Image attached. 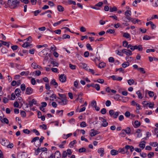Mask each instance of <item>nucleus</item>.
I'll use <instances>...</instances> for the list:
<instances>
[{"label":"nucleus","instance_id":"f257e3e1","mask_svg":"<svg viewBox=\"0 0 158 158\" xmlns=\"http://www.w3.org/2000/svg\"><path fill=\"white\" fill-rule=\"evenodd\" d=\"M19 1L17 0H8L5 7L6 8L9 7L10 9H15L19 7Z\"/></svg>","mask_w":158,"mask_h":158},{"label":"nucleus","instance_id":"f03ea898","mask_svg":"<svg viewBox=\"0 0 158 158\" xmlns=\"http://www.w3.org/2000/svg\"><path fill=\"white\" fill-rule=\"evenodd\" d=\"M57 98L59 99L58 100L57 99L56 100V101L58 103L60 104L61 105H64L67 104V100L66 98H60L58 97Z\"/></svg>","mask_w":158,"mask_h":158},{"label":"nucleus","instance_id":"7ed1b4c3","mask_svg":"<svg viewBox=\"0 0 158 158\" xmlns=\"http://www.w3.org/2000/svg\"><path fill=\"white\" fill-rule=\"evenodd\" d=\"M123 53L126 54L127 56H131L132 54L131 51L130 50H127L126 49H123L122 50Z\"/></svg>","mask_w":158,"mask_h":158},{"label":"nucleus","instance_id":"20e7f679","mask_svg":"<svg viewBox=\"0 0 158 158\" xmlns=\"http://www.w3.org/2000/svg\"><path fill=\"white\" fill-rule=\"evenodd\" d=\"M59 80L62 82H64L66 81V77L64 74L60 75L59 77Z\"/></svg>","mask_w":158,"mask_h":158},{"label":"nucleus","instance_id":"39448f33","mask_svg":"<svg viewBox=\"0 0 158 158\" xmlns=\"http://www.w3.org/2000/svg\"><path fill=\"white\" fill-rule=\"evenodd\" d=\"M31 41L30 40V41H27L26 42L24 43L22 45V47L24 48H27L28 47L30 48L32 47V44H30V43L31 42Z\"/></svg>","mask_w":158,"mask_h":158},{"label":"nucleus","instance_id":"423d86ee","mask_svg":"<svg viewBox=\"0 0 158 158\" xmlns=\"http://www.w3.org/2000/svg\"><path fill=\"white\" fill-rule=\"evenodd\" d=\"M33 91V89L31 87H28L27 88L26 90V94L28 95L31 94Z\"/></svg>","mask_w":158,"mask_h":158},{"label":"nucleus","instance_id":"0eeeda50","mask_svg":"<svg viewBox=\"0 0 158 158\" xmlns=\"http://www.w3.org/2000/svg\"><path fill=\"white\" fill-rule=\"evenodd\" d=\"M91 131H92V132H90V135L91 137L94 136L100 133V132L99 131L95 130L94 129L91 130Z\"/></svg>","mask_w":158,"mask_h":158},{"label":"nucleus","instance_id":"6e6552de","mask_svg":"<svg viewBox=\"0 0 158 158\" xmlns=\"http://www.w3.org/2000/svg\"><path fill=\"white\" fill-rule=\"evenodd\" d=\"M125 15L126 17V18L128 19H131V17H130L131 15V11L130 10H127L125 12Z\"/></svg>","mask_w":158,"mask_h":158},{"label":"nucleus","instance_id":"1a4fd4ad","mask_svg":"<svg viewBox=\"0 0 158 158\" xmlns=\"http://www.w3.org/2000/svg\"><path fill=\"white\" fill-rule=\"evenodd\" d=\"M104 149L103 148H101L98 149V152L99 153H100V156L102 157L104 155Z\"/></svg>","mask_w":158,"mask_h":158},{"label":"nucleus","instance_id":"9d476101","mask_svg":"<svg viewBox=\"0 0 158 158\" xmlns=\"http://www.w3.org/2000/svg\"><path fill=\"white\" fill-rule=\"evenodd\" d=\"M119 153L118 151L114 149H112L110 151V154L112 156H115L118 155Z\"/></svg>","mask_w":158,"mask_h":158},{"label":"nucleus","instance_id":"9b49d317","mask_svg":"<svg viewBox=\"0 0 158 158\" xmlns=\"http://www.w3.org/2000/svg\"><path fill=\"white\" fill-rule=\"evenodd\" d=\"M118 151L119 152H121L123 154H124L127 152V150H126L124 148H120L118 149Z\"/></svg>","mask_w":158,"mask_h":158},{"label":"nucleus","instance_id":"f8f14e48","mask_svg":"<svg viewBox=\"0 0 158 158\" xmlns=\"http://www.w3.org/2000/svg\"><path fill=\"white\" fill-rule=\"evenodd\" d=\"M54 156L55 158H60V153L58 151H56L55 152Z\"/></svg>","mask_w":158,"mask_h":158},{"label":"nucleus","instance_id":"ddd939ff","mask_svg":"<svg viewBox=\"0 0 158 158\" xmlns=\"http://www.w3.org/2000/svg\"><path fill=\"white\" fill-rule=\"evenodd\" d=\"M50 84L54 86H56L55 88H56V86H58V84L56 82V80L54 79H52L50 82Z\"/></svg>","mask_w":158,"mask_h":158},{"label":"nucleus","instance_id":"4468645a","mask_svg":"<svg viewBox=\"0 0 158 158\" xmlns=\"http://www.w3.org/2000/svg\"><path fill=\"white\" fill-rule=\"evenodd\" d=\"M0 42H2V45H5V46H6L8 48L9 47V46H10L9 43H10V42H7L4 41L2 40H0Z\"/></svg>","mask_w":158,"mask_h":158},{"label":"nucleus","instance_id":"2eb2a0df","mask_svg":"<svg viewBox=\"0 0 158 158\" xmlns=\"http://www.w3.org/2000/svg\"><path fill=\"white\" fill-rule=\"evenodd\" d=\"M21 92L20 89L19 88L16 89L15 90V93L17 96H19L20 93Z\"/></svg>","mask_w":158,"mask_h":158},{"label":"nucleus","instance_id":"dca6fc26","mask_svg":"<svg viewBox=\"0 0 158 158\" xmlns=\"http://www.w3.org/2000/svg\"><path fill=\"white\" fill-rule=\"evenodd\" d=\"M68 20L67 19H62V20H61L60 21H58L57 22H56V23H54V24H53V26H54V27H56V26L57 25L60 24L62 22H63L64 21H67Z\"/></svg>","mask_w":158,"mask_h":158},{"label":"nucleus","instance_id":"f3484780","mask_svg":"<svg viewBox=\"0 0 158 158\" xmlns=\"http://www.w3.org/2000/svg\"><path fill=\"white\" fill-rule=\"evenodd\" d=\"M141 130L140 129H138L136 131V133H138L137 136L138 137L140 138L142 136V134L140 133Z\"/></svg>","mask_w":158,"mask_h":158},{"label":"nucleus","instance_id":"a211bd4d","mask_svg":"<svg viewBox=\"0 0 158 158\" xmlns=\"http://www.w3.org/2000/svg\"><path fill=\"white\" fill-rule=\"evenodd\" d=\"M31 67L34 69H36L37 68L40 69L39 67V65H37V64L35 63H32L31 64Z\"/></svg>","mask_w":158,"mask_h":158},{"label":"nucleus","instance_id":"6ab92c4d","mask_svg":"<svg viewBox=\"0 0 158 158\" xmlns=\"http://www.w3.org/2000/svg\"><path fill=\"white\" fill-rule=\"evenodd\" d=\"M57 9L60 12H62L64 10V8L61 5H58L57 6Z\"/></svg>","mask_w":158,"mask_h":158},{"label":"nucleus","instance_id":"aec40b11","mask_svg":"<svg viewBox=\"0 0 158 158\" xmlns=\"http://www.w3.org/2000/svg\"><path fill=\"white\" fill-rule=\"evenodd\" d=\"M123 36L126 38H131V35L129 34L127 32H125L123 33Z\"/></svg>","mask_w":158,"mask_h":158},{"label":"nucleus","instance_id":"412c9836","mask_svg":"<svg viewBox=\"0 0 158 158\" xmlns=\"http://www.w3.org/2000/svg\"><path fill=\"white\" fill-rule=\"evenodd\" d=\"M129 63L128 62H125L123 63L122 65L124 68H125L129 65Z\"/></svg>","mask_w":158,"mask_h":158},{"label":"nucleus","instance_id":"4be33fe9","mask_svg":"<svg viewBox=\"0 0 158 158\" xmlns=\"http://www.w3.org/2000/svg\"><path fill=\"white\" fill-rule=\"evenodd\" d=\"M152 6L154 7L158 6V0H154L152 3Z\"/></svg>","mask_w":158,"mask_h":158},{"label":"nucleus","instance_id":"5701e85b","mask_svg":"<svg viewBox=\"0 0 158 158\" xmlns=\"http://www.w3.org/2000/svg\"><path fill=\"white\" fill-rule=\"evenodd\" d=\"M106 64L105 63L103 62H102L99 64L98 65V67L100 68L101 69L104 68L106 66Z\"/></svg>","mask_w":158,"mask_h":158},{"label":"nucleus","instance_id":"b1692460","mask_svg":"<svg viewBox=\"0 0 158 158\" xmlns=\"http://www.w3.org/2000/svg\"><path fill=\"white\" fill-rule=\"evenodd\" d=\"M125 129L122 130L121 132L119 134V135L122 137H125L126 135V132H125Z\"/></svg>","mask_w":158,"mask_h":158},{"label":"nucleus","instance_id":"393cba45","mask_svg":"<svg viewBox=\"0 0 158 158\" xmlns=\"http://www.w3.org/2000/svg\"><path fill=\"white\" fill-rule=\"evenodd\" d=\"M76 143L77 141L76 140H74L73 141H71L69 144V145H71L70 146V148H73V147L74 144Z\"/></svg>","mask_w":158,"mask_h":158},{"label":"nucleus","instance_id":"a878e982","mask_svg":"<svg viewBox=\"0 0 158 158\" xmlns=\"http://www.w3.org/2000/svg\"><path fill=\"white\" fill-rule=\"evenodd\" d=\"M79 152L80 153L83 152H86V149L85 148L82 147L81 148H80L78 150Z\"/></svg>","mask_w":158,"mask_h":158},{"label":"nucleus","instance_id":"bb28decb","mask_svg":"<svg viewBox=\"0 0 158 158\" xmlns=\"http://www.w3.org/2000/svg\"><path fill=\"white\" fill-rule=\"evenodd\" d=\"M136 93L137 94L138 98L139 99H141L143 98L142 95L139 90L137 91L136 92Z\"/></svg>","mask_w":158,"mask_h":158},{"label":"nucleus","instance_id":"cd10ccee","mask_svg":"<svg viewBox=\"0 0 158 158\" xmlns=\"http://www.w3.org/2000/svg\"><path fill=\"white\" fill-rule=\"evenodd\" d=\"M151 38H154V36L151 37L147 35H145L143 38V39L145 40H150Z\"/></svg>","mask_w":158,"mask_h":158},{"label":"nucleus","instance_id":"c85d7f7f","mask_svg":"<svg viewBox=\"0 0 158 158\" xmlns=\"http://www.w3.org/2000/svg\"><path fill=\"white\" fill-rule=\"evenodd\" d=\"M125 132L126 134L128 135L130 134L131 133V129L129 127H127L126 129L125 130Z\"/></svg>","mask_w":158,"mask_h":158},{"label":"nucleus","instance_id":"c756f323","mask_svg":"<svg viewBox=\"0 0 158 158\" xmlns=\"http://www.w3.org/2000/svg\"><path fill=\"white\" fill-rule=\"evenodd\" d=\"M29 73V72L28 71H26V72L23 71V72H21L20 73V74L21 76H23L24 75H25L26 76H27L28 75Z\"/></svg>","mask_w":158,"mask_h":158},{"label":"nucleus","instance_id":"7c9ffc66","mask_svg":"<svg viewBox=\"0 0 158 158\" xmlns=\"http://www.w3.org/2000/svg\"><path fill=\"white\" fill-rule=\"evenodd\" d=\"M41 11V10H35V11H33L32 13H33L35 16H36L38 15L40 13Z\"/></svg>","mask_w":158,"mask_h":158},{"label":"nucleus","instance_id":"2f4dec72","mask_svg":"<svg viewBox=\"0 0 158 158\" xmlns=\"http://www.w3.org/2000/svg\"><path fill=\"white\" fill-rule=\"evenodd\" d=\"M51 64H52L53 65V66H57L58 67L59 65V64L56 61H50Z\"/></svg>","mask_w":158,"mask_h":158},{"label":"nucleus","instance_id":"473e14b6","mask_svg":"<svg viewBox=\"0 0 158 158\" xmlns=\"http://www.w3.org/2000/svg\"><path fill=\"white\" fill-rule=\"evenodd\" d=\"M1 51L2 53H6L8 50L5 48L3 47L1 49Z\"/></svg>","mask_w":158,"mask_h":158},{"label":"nucleus","instance_id":"72a5a7b5","mask_svg":"<svg viewBox=\"0 0 158 158\" xmlns=\"http://www.w3.org/2000/svg\"><path fill=\"white\" fill-rule=\"evenodd\" d=\"M117 10V8L115 6H114L112 8H110V11L111 12H112L114 11H116Z\"/></svg>","mask_w":158,"mask_h":158},{"label":"nucleus","instance_id":"f704fd0d","mask_svg":"<svg viewBox=\"0 0 158 158\" xmlns=\"http://www.w3.org/2000/svg\"><path fill=\"white\" fill-rule=\"evenodd\" d=\"M141 2L140 0H135L133 3V6H134L136 7L137 6V3L138 2Z\"/></svg>","mask_w":158,"mask_h":158},{"label":"nucleus","instance_id":"c9c22d12","mask_svg":"<svg viewBox=\"0 0 158 158\" xmlns=\"http://www.w3.org/2000/svg\"><path fill=\"white\" fill-rule=\"evenodd\" d=\"M86 47L89 50L92 51L93 50V48L91 46V45L89 44H87L86 45Z\"/></svg>","mask_w":158,"mask_h":158},{"label":"nucleus","instance_id":"e433bc0d","mask_svg":"<svg viewBox=\"0 0 158 158\" xmlns=\"http://www.w3.org/2000/svg\"><path fill=\"white\" fill-rule=\"evenodd\" d=\"M70 36L69 35L66 34H64L62 36V39H69Z\"/></svg>","mask_w":158,"mask_h":158},{"label":"nucleus","instance_id":"4c0bfd02","mask_svg":"<svg viewBox=\"0 0 158 158\" xmlns=\"http://www.w3.org/2000/svg\"><path fill=\"white\" fill-rule=\"evenodd\" d=\"M134 124L136 127H138L140 125V123L138 120H136Z\"/></svg>","mask_w":158,"mask_h":158},{"label":"nucleus","instance_id":"58836bf2","mask_svg":"<svg viewBox=\"0 0 158 158\" xmlns=\"http://www.w3.org/2000/svg\"><path fill=\"white\" fill-rule=\"evenodd\" d=\"M35 150V154L36 155H38L39 153L40 152V149L39 147L37 149H36L35 148L34 149Z\"/></svg>","mask_w":158,"mask_h":158},{"label":"nucleus","instance_id":"ea45409f","mask_svg":"<svg viewBox=\"0 0 158 158\" xmlns=\"http://www.w3.org/2000/svg\"><path fill=\"white\" fill-rule=\"evenodd\" d=\"M128 83L130 85H131L134 83V81L132 79H130L128 81Z\"/></svg>","mask_w":158,"mask_h":158},{"label":"nucleus","instance_id":"a19ab883","mask_svg":"<svg viewBox=\"0 0 158 158\" xmlns=\"http://www.w3.org/2000/svg\"><path fill=\"white\" fill-rule=\"evenodd\" d=\"M154 156V153L153 152H150L148 155V156L149 158H151Z\"/></svg>","mask_w":158,"mask_h":158},{"label":"nucleus","instance_id":"79ce46f5","mask_svg":"<svg viewBox=\"0 0 158 158\" xmlns=\"http://www.w3.org/2000/svg\"><path fill=\"white\" fill-rule=\"evenodd\" d=\"M20 88L22 91H24L26 89L25 85L24 84H23L21 85Z\"/></svg>","mask_w":158,"mask_h":158},{"label":"nucleus","instance_id":"37998d69","mask_svg":"<svg viewBox=\"0 0 158 158\" xmlns=\"http://www.w3.org/2000/svg\"><path fill=\"white\" fill-rule=\"evenodd\" d=\"M95 82H97L101 84H103L104 83V81L103 79H98L96 81H95Z\"/></svg>","mask_w":158,"mask_h":158},{"label":"nucleus","instance_id":"c03bdc74","mask_svg":"<svg viewBox=\"0 0 158 158\" xmlns=\"http://www.w3.org/2000/svg\"><path fill=\"white\" fill-rule=\"evenodd\" d=\"M68 2L69 4H73L74 5H76V3L74 1L72 0H68Z\"/></svg>","mask_w":158,"mask_h":158},{"label":"nucleus","instance_id":"a18cd8bd","mask_svg":"<svg viewBox=\"0 0 158 158\" xmlns=\"http://www.w3.org/2000/svg\"><path fill=\"white\" fill-rule=\"evenodd\" d=\"M80 126L81 127H86L87 125L86 124L85 122L83 121L80 124Z\"/></svg>","mask_w":158,"mask_h":158},{"label":"nucleus","instance_id":"49530a36","mask_svg":"<svg viewBox=\"0 0 158 158\" xmlns=\"http://www.w3.org/2000/svg\"><path fill=\"white\" fill-rule=\"evenodd\" d=\"M115 32V31L114 30H113L112 29H109L108 30L106 31V33H109L110 34H113Z\"/></svg>","mask_w":158,"mask_h":158},{"label":"nucleus","instance_id":"de8ad7c7","mask_svg":"<svg viewBox=\"0 0 158 158\" xmlns=\"http://www.w3.org/2000/svg\"><path fill=\"white\" fill-rule=\"evenodd\" d=\"M138 70H140V72L142 73L143 74L145 73V71L144 69L143 68H140L138 69Z\"/></svg>","mask_w":158,"mask_h":158},{"label":"nucleus","instance_id":"09e8293b","mask_svg":"<svg viewBox=\"0 0 158 158\" xmlns=\"http://www.w3.org/2000/svg\"><path fill=\"white\" fill-rule=\"evenodd\" d=\"M44 139V138L43 136H41L40 139V143L38 145V146L39 147H40L41 146V143H42L43 142V140Z\"/></svg>","mask_w":158,"mask_h":158},{"label":"nucleus","instance_id":"8fccbe9b","mask_svg":"<svg viewBox=\"0 0 158 158\" xmlns=\"http://www.w3.org/2000/svg\"><path fill=\"white\" fill-rule=\"evenodd\" d=\"M101 113L103 114H105L106 112V109L105 108H102L101 110Z\"/></svg>","mask_w":158,"mask_h":158},{"label":"nucleus","instance_id":"3c124183","mask_svg":"<svg viewBox=\"0 0 158 158\" xmlns=\"http://www.w3.org/2000/svg\"><path fill=\"white\" fill-rule=\"evenodd\" d=\"M97 91H99L100 89V85L98 84H95L94 87Z\"/></svg>","mask_w":158,"mask_h":158},{"label":"nucleus","instance_id":"603ef678","mask_svg":"<svg viewBox=\"0 0 158 158\" xmlns=\"http://www.w3.org/2000/svg\"><path fill=\"white\" fill-rule=\"evenodd\" d=\"M32 131L35 133L37 135H40L39 132L35 129H33L32 130Z\"/></svg>","mask_w":158,"mask_h":158},{"label":"nucleus","instance_id":"864d4df0","mask_svg":"<svg viewBox=\"0 0 158 158\" xmlns=\"http://www.w3.org/2000/svg\"><path fill=\"white\" fill-rule=\"evenodd\" d=\"M148 94L149 96L151 97H153L154 95V92L151 91H149L148 92Z\"/></svg>","mask_w":158,"mask_h":158},{"label":"nucleus","instance_id":"5fc2aeb1","mask_svg":"<svg viewBox=\"0 0 158 158\" xmlns=\"http://www.w3.org/2000/svg\"><path fill=\"white\" fill-rule=\"evenodd\" d=\"M123 45L125 47H127L128 45V42L126 40L123 41Z\"/></svg>","mask_w":158,"mask_h":158},{"label":"nucleus","instance_id":"6e6d98bb","mask_svg":"<svg viewBox=\"0 0 158 158\" xmlns=\"http://www.w3.org/2000/svg\"><path fill=\"white\" fill-rule=\"evenodd\" d=\"M83 67L86 70H88V67H87V64L85 63H82Z\"/></svg>","mask_w":158,"mask_h":158},{"label":"nucleus","instance_id":"4d7b16f0","mask_svg":"<svg viewBox=\"0 0 158 158\" xmlns=\"http://www.w3.org/2000/svg\"><path fill=\"white\" fill-rule=\"evenodd\" d=\"M20 114L22 116L25 117L26 116V113L24 111H20Z\"/></svg>","mask_w":158,"mask_h":158},{"label":"nucleus","instance_id":"13d9d810","mask_svg":"<svg viewBox=\"0 0 158 158\" xmlns=\"http://www.w3.org/2000/svg\"><path fill=\"white\" fill-rule=\"evenodd\" d=\"M105 104L107 106H110L111 104L110 101L109 100H107Z\"/></svg>","mask_w":158,"mask_h":158},{"label":"nucleus","instance_id":"bf43d9fd","mask_svg":"<svg viewBox=\"0 0 158 158\" xmlns=\"http://www.w3.org/2000/svg\"><path fill=\"white\" fill-rule=\"evenodd\" d=\"M84 55L85 57H88L89 56V52L88 51H86L84 52Z\"/></svg>","mask_w":158,"mask_h":158},{"label":"nucleus","instance_id":"052dcab7","mask_svg":"<svg viewBox=\"0 0 158 158\" xmlns=\"http://www.w3.org/2000/svg\"><path fill=\"white\" fill-rule=\"evenodd\" d=\"M23 133L27 134H29L30 133V131L28 130L27 129H25L23 130Z\"/></svg>","mask_w":158,"mask_h":158},{"label":"nucleus","instance_id":"680f3d73","mask_svg":"<svg viewBox=\"0 0 158 158\" xmlns=\"http://www.w3.org/2000/svg\"><path fill=\"white\" fill-rule=\"evenodd\" d=\"M53 31L55 33L60 35L61 34V30L60 29H58V30L54 31Z\"/></svg>","mask_w":158,"mask_h":158},{"label":"nucleus","instance_id":"e2e57ef3","mask_svg":"<svg viewBox=\"0 0 158 158\" xmlns=\"http://www.w3.org/2000/svg\"><path fill=\"white\" fill-rule=\"evenodd\" d=\"M69 67L70 68L72 69H76V66L75 65H73L71 64H69Z\"/></svg>","mask_w":158,"mask_h":158},{"label":"nucleus","instance_id":"0e129e2a","mask_svg":"<svg viewBox=\"0 0 158 158\" xmlns=\"http://www.w3.org/2000/svg\"><path fill=\"white\" fill-rule=\"evenodd\" d=\"M67 156V153L66 151H64L63 152L62 156L61 158H65Z\"/></svg>","mask_w":158,"mask_h":158},{"label":"nucleus","instance_id":"69168bd1","mask_svg":"<svg viewBox=\"0 0 158 158\" xmlns=\"http://www.w3.org/2000/svg\"><path fill=\"white\" fill-rule=\"evenodd\" d=\"M18 46L16 45H13L11 47V49L13 50H17L18 48Z\"/></svg>","mask_w":158,"mask_h":158},{"label":"nucleus","instance_id":"338daca9","mask_svg":"<svg viewBox=\"0 0 158 158\" xmlns=\"http://www.w3.org/2000/svg\"><path fill=\"white\" fill-rule=\"evenodd\" d=\"M119 115V112H116L115 113H114L113 116V118H117V117Z\"/></svg>","mask_w":158,"mask_h":158},{"label":"nucleus","instance_id":"774afa93","mask_svg":"<svg viewBox=\"0 0 158 158\" xmlns=\"http://www.w3.org/2000/svg\"><path fill=\"white\" fill-rule=\"evenodd\" d=\"M3 123H5L6 124H8L9 123V120L6 118H4L3 119Z\"/></svg>","mask_w":158,"mask_h":158}]
</instances>
